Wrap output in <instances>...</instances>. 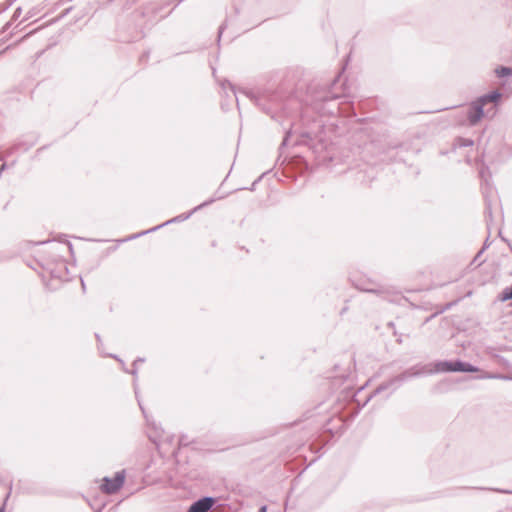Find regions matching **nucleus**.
Instances as JSON below:
<instances>
[{
  "mask_svg": "<svg viewBox=\"0 0 512 512\" xmlns=\"http://www.w3.org/2000/svg\"><path fill=\"white\" fill-rule=\"evenodd\" d=\"M501 98V93L493 91L490 94L484 95L473 102L468 111V120L470 124L474 125L484 117L483 108L486 104H494ZM493 113H495V106L492 107Z\"/></svg>",
  "mask_w": 512,
  "mask_h": 512,
  "instance_id": "1",
  "label": "nucleus"
},
{
  "mask_svg": "<svg viewBox=\"0 0 512 512\" xmlns=\"http://www.w3.org/2000/svg\"><path fill=\"white\" fill-rule=\"evenodd\" d=\"M436 371L438 372H455V371H462V372H476L478 371L477 368L473 367L472 365L455 361V362H448V361H442L436 364L435 366Z\"/></svg>",
  "mask_w": 512,
  "mask_h": 512,
  "instance_id": "2",
  "label": "nucleus"
},
{
  "mask_svg": "<svg viewBox=\"0 0 512 512\" xmlns=\"http://www.w3.org/2000/svg\"><path fill=\"white\" fill-rule=\"evenodd\" d=\"M217 498L212 496H203L194 501L186 512H208L216 504Z\"/></svg>",
  "mask_w": 512,
  "mask_h": 512,
  "instance_id": "3",
  "label": "nucleus"
},
{
  "mask_svg": "<svg viewBox=\"0 0 512 512\" xmlns=\"http://www.w3.org/2000/svg\"><path fill=\"white\" fill-rule=\"evenodd\" d=\"M23 485L20 486V489L27 494L33 495H50L53 492L48 489L45 484L46 482H22Z\"/></svg>",
  "mask_w": 512,
  "mask_h": 512,
  "instance_id": "4",
  "label": "nucleus"
},
{
  "mask_svg": "<svg viewBox=\"0 0 512 512\" xmlns=\"http://www.w3.org/2000/svg\"><path fill=\"white\" fill-rule=\"evenodd\" d=\"M126 482H101L100 491L107 495H113L120 491Z\"/></svg>",
  "mask_w": 512,
  "mask_h": 512,
  "instance_id": "5",
  "label": "nucleus"
},
{
  "mask_svg": "<svg viewBox=\"0 0 512 512\" xmlns=\"http://www.w3.org/2000/svg\"><path fill=\"white\" fill-rule=\"evenodd\" d=\"M495 73L498 77H505L512 74V68L498 67L495 69Z\"/></svg>",
  "mask_w": 512,
  "mask_h": 512,
  "instance_id": "6",
  "label": "nucleus"
},
{
  "mask_svg": "<svg viewBox=\"0 0 512 512\" xmlns=\"http://www.w3.org/2000/svg\"><path fill=\"white\" fill-rule=\"evenodd\" d=\"M500 299H501L502 301H507V300L512 299V285H511L509 288H506V289L502 292V294H501V296H500Z\"/></svg>",
  "mask_w": 512,
  "mask_h": 512,
  "instance_id": "7",
  "label": "nucleus"
},
{
  "mask_svg": "<svg viewBox=\"0 0 512 512\" xmlns=\"http://www.w3.org/2000/svg\"><path fill=\"white\" fill-rule=\"evenodd\" d=\"M12 483L13 482H9V492L6 494L4 500H3V503L2 505L0 506V512H6V503H7V500L8 498L10 497L11 495V491H12Z\"/></svg>",
  "mask_w": 512,
  "mask_h": 512,
  "instance_id": "8",
  "label": "nucleus"
},
{
  "mask_svg": "<svg viewBox=\"0 0 512 512\" xmlns=\"http://www.w3.org/2000/svg\"><path fill=\"white\" fill-rule=\"evenodd\" d=\"M126 477L125 473L124 472H121V473H117L114 480H117V481H120V480H124Z\"/></svg>",
  "mask_w": 512,
  "mask_h": 512,
  "instance_id": "9",
  "label": "nucleus"
},
{
  "mask_svg": "<svg viewBox=\"0 0 512 512\" xmlns=\"http://www.w3.org/2000/svg\"><path fill=\"white\" fill-rule=\"evenodd\" d=\"M91 507L95 510V512H101L102 509L105 507V503H102L101 505H99L97 508H94V506L92 504H90Z\"/></svg>",
  "mask_w": 512,
  "mask_h": 512,
  "instance_id": "10",
  "label": "nucleus"
},
{
  "mask_svg": "<svg viewBox=\"0 0 512 512\" xmlns=\"http://www.w3.org/2000/svg\"><path fill=\"white\" fill-rule=\"evenodd\" d=\"M257 512H267V506L266 505H262Z\"/></svg>",
  "mask_w": 512,
  "mask_h": 512,
  "instance_id": "11",
  "label": "nucleus"
},
{
  "mask_svg": "<svg viewBox=\"0 0 512 512\" xmlns=\"http://www.w3.org/2000/svg\"><path fill=\"white\" fill-rule=\"evenodd\" d=\"M495 491H499V492H503V493H508V494H512V490H500V489H494Z\"/></svg>",
  "mask_w": 512,
  "mask_h": 512,
  "instance_id": "12",
  "label": "nucleus"
}]
</instances>
